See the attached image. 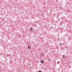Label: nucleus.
Wrapping results in <instances>:
<instances>
[{"label": "nucleus", "mask_w": 72, "mask_h": 72, "mask_svg": "<svg viewBox=\"0 0 72 72\" xmlns=\"http://www.w3.org/2000/svg\"><path fill=\"white\" fill-rule=\"evenodd\" d=\"M18 36L20 37H21V34L18 35Z\"/></svg>", "instance_id": "nucleus-5"}, {"label": "nucleus", "mask_w": 72, "mask_h": 72, "mask_svg": "<svg viewBox=\"0 0 72 72\" xmlns=\"http://www.w3.org/2000/svg\"><path fill=\"white\" fill-rule=\"evenodd\" d=\"M28 49H31V46L29 45L28 46Z\"/></svg>", "instance_id": "nucleus-2"}, {"label": "nucleus", "mask_w": 72, "mask_h": 72, "mask_svg": "<svg viewBox=\"0 0 72 72\" xmlns=\"http://www.w3.org/2000/svg\"><path fill=\"white\" fill-rule=\"evenodd\" d=\"M19 71H20V69H19Z\"/></svg>", "instance_id": "nucleus-12"}, {"label": "nucleus", "mask_w": 72, "mask_h": 72, "mask_svg": "<svg viewBox=\"0 0 72 72\" xmlns=\"http://www.w3.org/2000/svg\"><path fill=\"white\" fill-rule=\"evenodd\" d=\"M42 55H43V54L42 53H41V56H42Z\"/></svg>", "instance_id": "nucleus-7"}, {"label": "nucleus", "mask_w": 72, "mask_h": 72, "mask_svg": "<svg viewBox=\"0 0 72 72\" xmlns=\"http://www.w3.org/2000/svg\"><path fill=\"white\" fill-rule=\"evenodd\" d=\"M62 49L63 50V48H62Z\"/></svg>", "instance_id": "nucleus-10"}, {"label": "nucleus", "mask_w": 72, "mask_h": 72, "mask_svg": "<svg viewBox=\"0 0 72 72\" xmlns=\"http://www.w3.org/2000/svg\"><path fill=\"white\" fill-rule=\"evenodd\" d=\"M41 63H42V64H43V63L44 62V61L43 60H42L40 61Z\"/></svg>", "instance_id": "nucleus-1"}, {"label": "nucleus", "mask_w": 72, "mask_h": 72, "mask_svg": "<svg viewBox=\"0 0 72 72\" xmlns=\"http://www.w3.org/2000/svg\"><path fill=\"white\" fill-rule=\"evenodd\" d=\"M30 68H31V67H30Z\"/></svg>", "instance_id": "nucleus-11"}, {"label": "nucleus", "mask_w": 72, "mask_h": 72, "mask_svg": "<svg viewBox=\"0 0 72 72\" xmlns=\"http://www.w3.org/2000/svg\"><path fill=\"white\" fill-rule=\"evenodd\" d=\"M48 61H50V60L49 59L48 60Z\"/></svg>", "instance_id": "nucleus-9"}, {"label": "nucleus", "mask_w": 72, "mask_h": 72, "mask_svg": "<svg viewBox=\"0 0 72 72\" xmlns=\"http://www.w3.org/2000/svg\"><path fill=\"white\" fill-rule=\"evenodd\" d=\"M62 58H65V56H64V55H63L62 56Z\"/></svg>", "instance_id": "nucleus-3"}, {"label": "nucleus", "mask_w": 72, "mask_h": 72, "mask_svg": "<svg viewBox=\"0 0 72 72\" xmlns=\"http://www.w3.org/2000/svg\"><path fill=\"white\" fill-rule=\"evenodd\" d=\"M30 31H31V30H33V28H31L30 29Z\"/></svg>", "instance_id": "nucleus-4"}, {"label": "nucleus", "mask_w": 72, "mask_h": 72, "mask_svg": "<svg viewBox=\"0 0 72 72\" xmlns=\"http://www.w3.org/2000/svg\"><path fill=\"white\" fill-rule=\"evenodd\" d=\"M35 23H36V22H35Z\"/></svg>", "instance_id": "nucleus-14"}, {"label": "nucleus", "mask_w": 72, "mask_h": 72, "mask_svg": "<svg viewBox=\"0 0 72 72\" xmlns=\"http://www.w3.org/2000/svg\"><path fill=\"white\" fill-rule=\"evenodd\" d=\"M59 45H60V46H61V45H62V44H61V43H59Z\"/></svg>", "instance_id": "nucleus-6"}, {"label": "nucleus", "mask_w": 72, "mask_h": 72, "mask_svg": "<svg viewBox=\"0 0 72 72\" xmlns=\"http://www.w3.org/2000/svg\"><path fill=\"white\" fill-rule=\"evenodd\" d=\"M39 72H42V71H39Z\"/></svg>", "instance_id": "nucleus-8"}, {"label": "nucleus", "mask_w": 72, "mask_h": 72, "mask_svg": "<svg viewBox=\"0 0 72 72\" xmlns=\"http://www.w3.org/2000/svg\"><path fill=\"white\" fill-rule=\"evenodd\" d=\"M50 28H51V27H50Z\"/></svg>", "instance_id": "nucleus-13"}]
</instances>
